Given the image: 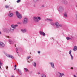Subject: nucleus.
I'll return each mask as SVG.
<instances>
[{
    "label": "nucleus",
    "instance_id": "5fc2aeb1",
    "mask_svg": "<svg viewBox=\"0 0 77 77\" xmlns=\"http://www.w3.org/2000/svg\"><path fill=\"white\" fill-rule=\"evenodd\" d=\"M76 7H77V5H76Z\"/></svg>",
    "mask_w": 77,
    "mask_h": 77
},
{
    "label": "nucleus",
    "instance_id": "412c9836",
    "mask_svg": "<svg viewBox=\"0 0 77 77\" xmlns=\"http://www.w3.org/2000/svg\"><path fill=\"white\" fill-rule=\"evenodd\" d=\"M66 38L67 40H69V39H72V38H70L69 37H66Z\"/></svg>",
    "mask_w": 77,
    "mask_h": 77
},
{
    "label": "nucleus",
    "instance_id": "9d476101",
    "mask_svg": "<svg viewBox=\"0 0 77 77\" xmlns=\"http://www.w3.org/2000/svg\"><path fill=\"white\" fill-rule=\"evenodd\" d=\"M0 47H5V44L3 42H0Z\"/></svg>",
    "mask_w": 77,
    "mask_h": 77
},
{
    "label": "nucleus",
    "instance_id": "a211bd4d",
    "mask_svg": "<svg viewBox=\"0 0 77 77\" xmlns=\"http://www.w3.org/2000/svg\"><path fill=\"white\" fill-rule=\"evenodd\" d=\"M46 20H48V21H53V20L51 19L47 18L46 19Z\"/></svg>",
    "mask_w": 77,
    "mask_h": 77
},
{
    "label": "nucleus",
    "instance_id": "bb28decb",
    "mask_svg": "<svg viewBox=\"0 0 77 77\" xmlns=\"http://www.w3.org/2000/svg\"><path fill=\"white\" fill-rule=\"evenodd\" d=\"M5 7L6 8H9V7L7 5H6L5 6Z\"/></svg>",
    "mask_w": 77,
    "mask_h": 77
},
{
    "label": "nucleus",
    "instance_id": "0eeeda50",
    "mask_svg": "<svg viewBox=\"0 0 77 77\" xmlns=\"http://www.w3.org/2000/svg\"><path fill=\"white\" fill-rule=\"evenodd\" d=\"M11 12V11H9V14H8V15L10 17H12L14 16V14Z\"/></svg>",
    "mask_w": 77,
    "mask_h": 77
},
{
    "label": "nucleus",
    "instance_id": "79ce46f5",
    "mask_svg": "<svg viewBox=\"0 0 77 77\" xmlns=\"http://www.w3.org/2000/svg\"><path fill=\"white\" fill-rule=\"evenodd\" d=\"M38 74H40V73H39V72H38Z\"/></svg>",
    "mask_w": 77,
    "mask_h": 77
},
{
    "label": "nucleus",
    "instance_id": "4c0bfd02",
    "mask_svg": "<svg viewBox=\"0 0 77 77\" xmlns=\"http://www.w3.org/2000/svg\"><path fill=\"white\" fill-rule=\"evenodd\" d=\"M14 67L15 68H16V67H17V66L16 65H15L14 66Z\"/></svg>",
    "mask_w": 77,
    "mask_h": 77
},
{
    "label": "nucleus",
    "instance_id": "37998d69",
    "mask_svg": "<svg viewBox=\"0 0 77 77\" xmlns=\"http://www.w3.org/2000/svg\"><path fill=\"white\" fill-rule=\"evenodd\" d=\"M16 50H18V48H16Z\"/></svg>",
    "mask_w": 77,
    "mask_h": 77
},
{
    "label": "nucleus",
    "instance_id": "8fccbe9b",
    "mask_svg": "<svg viewBox=\"0 0 77 77\" xmlns=\"http://www.w3.org/2000/svg\"><path fill=\"white\" fill-rule=\"evenodd\" d=\"M65 2H66V1H65Z\"/></svg>",
    "mask_w": 77,
    "mask_h": 77
},
{
    "label": "nucleus",
    "instance_id": "2eb2a0df",
    "mask_svg": "<svg viewBox=\"0 0 77 77\" xmlns=\"http://www.w3.org/2000/svg\"><path fill=\"white\" fill-rule=\"evenodd\" d=\"M63 17H65V18H67V17H68L67 13H64L63 14Z\"/></svg>",
    "mask_w": 77,
    "mask_h": 77
},
{
    "label": "nucleus",
    "instance_id": "9b49d317",
    "mask_svg": "<svg viewBox=\"0 0 77 77\" xmlns=\"http://www.w3.org/2000/svg\"><path fill=\"white\" fill-rule=\"evenodd\" d=\"M6 55L7 57H10L11 58V59H14V57L11 55H9L8 54H6Z\"/></svg>",
    "mask_w": 77,
    "mask_h": 77
},
{
    "label": "nucleus",
    "instance_id": "6e6552de",
    "mask_svg": "<svg viewBox=\"0 0 77 77\" xmlns=\"http://www.w3.org/2000/svg\"><path fill=\"white\" fill-rule=\"evenodd\" d=\"M58 74H60V75L59 76V77H63L62 76H65V74L63 73H60V72H58Z\"/></svg>",
    "mask_w": 77,
    "mask_h": 77
},
{
    "label": "nucleus",
    "instance_id": "58836bf2",
    "mask_svg": "<svg viewBox=\"0 0 77 77\" xmlns=\"http://www.w3.org/2000/svg\"><path fill=\"white\" fill-rule=\"evenodd\" d=\"M76 19L77 20V15H76Z\"/></svg>",
    "mask_w": 77,
    "mask_h": 77
},
{
    "label": "nucleus",
    "instance_id": "2f4dec72",
    "mask_svg": "<svg viewBox=\"0 0 77 77\" xmlns=\"http://www.w3.org/2000/svg\"><path fill=\"white\" fill-rule=\"evenodd\" d=\"M45 7V6L44 5H42V8H44Z\"/></svg>",
    "mask_w": 77,
    "mask_h": 77
},
{
    "label": "nucleus",
    "instance_id": "f257e3e1",
    "mask_svg": "<svg viewBox=\"0 0 77 77\" xmlns=\"http://www.w3.org/2000/svg\"><path fill=\"white\" fill-rule=\"evenodd\" d=\"M33 19L35 23H38V22H39V20H41V17H37L34 16L33 17Z\"/></svg>",
    "mask_w": 77,
    "mask_h": 77
},
{
    "label": "nucleus",
    "instance_id": "393cba45",
    "mask_svg": "<svg viewBox=\"0 0 77 77\" xmlns=\"http://www.w3.org/2000/svg\"><path fill=\"white\" fill-rule=\"evenodd\" d=\"M9 31H10V30H9V29H6V32L8 33V32H9Z\"/></svg>",
    "mask_w": 77,
    "mask_h": 77
},
{
    "label": "nucleus",
    "instance_id": "6e6d98bb",
    "mask_svg": "<svg viewBox=\"0 0 77 77\" xmlns=\"http://www.w3.org/2000/svg\"><path fill=\"white\" fill-rule=\"evenodd\" d=\"M5 77H6V76H5Z\"/></svg>",
    "mask_w": 77,
    "mask_h": 77
},
{
    "label": "nucleus",
    "instance_id": "864d4df0",
    "mask_svg": "<svg viewBox=\"0 0 77 77\" xmlns=\"http://www.w3.org/2000/svg\"><path fill=\"white\" fill-rule=\"evenodd\" d=\"M10 9H12V8H11Z\"/></svg>",
    "mask_w": 77,
    "mask_h": 77
},
{
    "label": "nucleus",
    "instance_id": "1a4fd4ad",
    "mask_svg": "<svg viewBox=\"0 0 77 77\" xmlns=\"http://www.w3.org/2000/svg\"><path fill=\"white\" fill-rule=\"evenodd\" d=\"M49 64L51 65V67L52 68H54V63L53 62H50L49 63Z\"/></svg>",
    "mask_w": 77,
    "mask_h": 77
},
{
    "label": "nucleus",
    "instance_id": "72a5a7b5",
    "mask_svg": "<svg viewBox=\"0 0 77 77\" xmlns=\"http://www.w3.org/2000/svg\"><path fill=\"white\" fill-rule=\"evenodd\" d=\"M6 69H8V66H6Z\"/></svg>",
    "mask_w": 77,
    "mask_h": 77
},
{
    "label": "nucleus",
    "instance_id": "20e7f679",
    "mask_svg": "<svg viewBox=\"0 0 77 77\" xmlns=\"http://www.w3.org/2000/svg\"><path fill=\"white\" fill-rule=\"evenodd\" d=\"M28 22V19L26 18H24L23 21V24H26Z\"/></svg>",
    "mask_w": 77,
    "mask_h": 77
},
{
    "label": "nucleus",
    "instance_id": "cd10ccee",
    "mask_svg": "<svg viewBox=\"0 0 77 77\" xmlns=\"http://www.w3.org/2000/svg\"><path fill=\"white\" fill-rule=\"evenodd\" d=\"M51 25H54V22H51Z\"/></svg>",
    "mask_w": 77,
    "mask_h": 77
},
{
    "label": "nucleus",
    "instance_id": "3c124183",
    "mask_svg": "<svg viewBox=\"0 0 77 77\" xmlns=\"http://www.w3.org/2000/svg\"><path fill=\"white\" fill-rule=\"evenodd\" d=\"M65 4H66V3H64Z\"/></svg>",
    "mask_w": 77,
    "mask_h": 77
},
{
    "label": "nucleus",
    "instance_id": "6ab92c4d",
    "mask_svg": "<svg viewBox=\"0 0 77 77\" xmlns=\"http://www.w3.org/2000/svg\"><path fill=\"white\" fill-rule=\"evenodd\" d=\"M41 76L42 77H46V75L45 74H42L41 75Z\"/></svg>",
    "mask_w": 77,
    "mask_h": 77
},
{
    "label": "nucleus",
    "instance_id": "ea45409f",
    "mask_svg": "<svg viewBox=\"0 0 77 77\" xmlns=\"http://www.w3.org/2000/svg\"><path fill=\"white\" fill-rule=\"evenodd\" d=\"M11 77H14V75H12L11 76Z\"/></svg>",
    "mask_w": 77,
    "mask_h": 77
},
{
    "label": "nucleus",
    "instance_id": "5701e85b",
    "mask_svg": "<svg viewBox=\"0 0 77 77\" xmlns=\"http://www.w3.org/2000/svg\"><path fill=\"white\" fill-rule=\"evenodd\" d=\"M33 65L34 66H35V67L36 65V63H35V62L33 63Z\"/></svg>",
    "mask_w": 77,
    "mask_h": 77
},
{
    "label": "nucleus",
    "instance_id": "c756f323",
    "mask_svg": "<svg viewBox=\"0 0 77 77\" xmlns=\"http://www.w3.org/2000/svg\"><path fill=\"white\" fill-rule=\"evenodd\" d=\"M29 58H30V57L29 56L27 57V59H29Z\"/></svg>",
    "mask_w": 77,
    "mask_h": 77
},
{
    "label": "nucleus",
    "instance_id": "aec40b11",
    "mask_svg": "<svg viewBox=\"0 0 77 77\" xmlns=\"http://www.w3.org/2000/svg\"><path fill=\"white\" fill-rule=\"evenodd\" d=\"M14 30V29L11 28L10 29V31H11V32H13Z\"/></svg>",
    "mask_w": 77,
    "mask_h": 77
},
{
    "label": "nucleus",
    "instance_id": "4be33fe9",
    "mask_svg": "<svg viewBox=\"0 0 77 77\" xmlns=\"http://www.w3.org/2000/svg\"><path fill=\"white\" fill-rule=\"evenodd\" d=\"M24 69L25 70V72H27V71H28V69L27 68H24Z\"/></svg>",
    "mask_w": 77,
    "mask_h": 77
},
{
    "label": "nucleus",
    "instance_id": "f03ea898",
    "mask_svg": "<svg viewBox=\"0 0 77 77\" xmlns=\"http://www.w3.org/2000/svg\"><path fill=\"white\" fill-rule=\"evenodd\" d=\"M55 25L56 26V28H59L60 27H62V25L60 24L59 22H57L55 23Z\"/></svg>",
    "mask_w": 77,
    "mask_h": 77
},
{
    "label": "nucleus",
    "instance_id": "f8f14e48",
    "mask_svg": "<svg viewBox=\"0 0 77 77\" xmlns=\"http://www.w3.org/2000/svg\"><path fill=\"white\" fill-rule=\"evenodd\" d=\"M63 10H64V9H63V7L60 6L59 7V11H63Z\"/></svg>",
    "mask_w": 77,
    "mask_h": 77
},
{
    "label": "nucleus",
    "instance_id": "49530a36",
    "mask_svg": "<svg viewBox=\"0 0 77 77\" xmlns=\"http://www.w3.org/2000/svg\"><path fill=\"white\" fill-rule=\"evenodd\" d=\"M15 69H16V68H15L14 69V70H15Z\"/></svg>",
    "mask_w": 77,
    "mask_h": 77
},
{
    "label": "nucleus",
    "instance_id": "39448f33",
    "mask_svg": "<svg viewBox=\"0 0 77 77\" xmlns=\"http://www.w3.org/2000/svg\"><path fill=\"white\" fill-rule=\"evenodd\" d=\"M39 33L40 35H43V36H45V33L43 31H40Z\"/></svg>",
    "mask_w": 77,
    "mask_h": 77
},
{
    "label": "nucleus",
    "instance_id": "de8ad7c7",
    "mask_svg": "<svg viewBox=\"0 0 77 77\" xmlns=\"http://www.w3.org/2000/svg\"><path fill=\"white\" fill-rule=\"evenodd\" d=\"M7 37H8V38H9V36H8Z\"/></svg>",
    "mask_w": 77,
    "mask_h": 77
},
{
    "label": "nucleus",
    "instance_id": "473e14b6",
    "mask_svg": "<svg viewBox=\"0 0 77 77\" xmlns=\"http://www.w3.org/2000/svg\"><path fill=\"white\" fill-rule=\"evenodd\" d=\"M38 54H40V53H41V52L40 51H38Z\"/></svg>",
    "mask_w": 77,
    "mask_h": 77
},
{
    "label": "nucleus",
    "instance_id": "b1692460",
    "mask_svg": "<svg viewBox=\"0 0 77 77\" xmlns=\"http://www.w3.org/2000/svg\"><path fill=\"white\" fill-rule=\"evenodd\" d=\"M1 66H2V63H1V61H0V68H1Z\"/></svg>",
    "mask_w": 77,
    "mask_h": 77
},
{
    "label": "nucleus",
    "instance_id": "c03bdc74",
    "mask_svg": "<svg viewBox=\"0 0 77 77\" xmlns=\"http://www.w3.org/2000/svg\"><path fill=\"white\" fill-rule=\"evenodd\" d=\"M33 6H34V7H35V5H33Z\"/></svg>",
    "mask_w": 77,
    "mask_h": 77
},
{
    "label": "nucleus",
    "instance_id": "a878e982",
    "mask_svg": "<svg viewBox=\"0 0 77 77\" xmlns=\"http://www.w3.org/2000/svg\"><path fill=\"white\" fill-rule=\"evenodd\" d=\"M38 0H34V3H36V2H38Z\"/></svg>",
    "mask_w": 77,
    "mask_h": 77
},
{
    "label": "nucleus",
    "instance_id": "e433bc0d",
    "mask_svg": "<svg viewBox=\"0 0 77 77\" xmlns=\"http://www.w3.org/2000/svg\"><path fill=\"white\" fill-rule=\"evenodd\" d=\"M71 69H73V67H71Z\"/></svg>",
    "mask_w": 77,
    "mask_h": 77
},
{
    "label": "nucleus",
    "instance_id": "f704fd0d",
    "mask_svg": "<svg viewBox=\"0 0 77 77\" xmlns=\"http://www.w3.org/2000/svg\"><path fill=\"white\" fill-rule=\"evenodd\" d=\"M17 70L18 72H19V71H20V70H19V69H17Z\"/></svg>",
    "mask_w": 77,
    "mask_h": 77
},
{
    "label": "nucleus",
    "instance_id": "603ef678",
    "mask_svg": "<svg viewBox=\"0 0 77 77\" xmlns=\"http://www.w3.org/2000/svg\"><path fill=\"white\" fill-rule=\"evenodd\" d=\"M28 62H29V61H28Z\"/></svg>",
    "mask_w": 77,
    "mask_h": 77
},
{
    "label": "nucleus",
    "instance_id": "09e8293b",
    "mask_svg": "<svg viewBox=\"0 0 77 77\" xmlns=\"http://www.w3.org/2000/svg\"><path fill=\"white\" fill-rule=\"evenodd\" d=\"M17 54H18V52H17Z\"/></svg>",
    "mask_w": 77,
    "mask_h": 77
},
{
    "label": "nucleus",
    "instance_id": "c85d7f7f",
    "mask_svg": "<svg viewBox=\"0 0 77 77\" xmlns=\"http://www.w3.org/2000/svg\"><path fill=\"white\" fill-rule=\"evenodd\" d=\"M20 1H21V0H18L17 1V3H19V2H20Z\"/></svg>",
    "mask_w": 77,
    "mask_h": 77
},
{
    "label": "nucleus",
    "instance_id": "7c9ffc66",
    "mask_svg": "<svg viewBox=\"0 0 77 77\" xmlns=\"http://www.w3.org/2000/svg\"><path fill=\"white\" fill-rule=\"evenodd\" d=\"M17 24H21V23L20 22H18Z\"/></svg>",
    "mask_w": 77,
    "mask_h": 77
},
{
    "label": "nucleus",
    "instance_id": "423d86ee",
    "mask_svg": "<svg viewBox=\"0 0 77 77\" xmlns=\"http://www.w3.org/2000/svg\"><path fill=\"white\" fill-rule=\"evenodd\" d=\"M18 25H11V27H12V28H13V29H15L16 28V27H18Z\"/></svg>",
    "mask_w": 77,
    "mask_h": 77
},
{
    "label": "nucleus",
    "instance_id": "a19ab883",
    "mask_svg": "<svg viewBox=\"0 0 77 77\" xmlns=\"http://www.w3.org/2000/svg\"><path fill=\"white\" fill-rule=\"evenodd\" d=\"M30 60L31 62H32L33 61V60Z\"/></svg>",
    "mask_w": 77,
    "mask_h": 77
},
{
    "label": "nucleus",
    "instance_id": "4468645a",
    "mask_svg": "<svg viewBox=\"0 0 77 77\" xmlns=\"http://www.w3.org/2000/svg\"><path fill=\"white\" fill-rule=\"evenodd\" d=\"M21 31L23 33H25L27 32V29H21Z\"/></svg>",
    "mask_w": 77,
    "mask_h": 77
},
{
    "label": "nucleus",
    "instance_id": "a18cd8bd",
    "mask_svg": "<svg viewBox=\"0 0 77 77\" xmlns=\"http://www.w3.org/2000/svg\"><path fill=\"white\" fill-rule=\"evenodd\" d=\"M1 33H2L0 31V35L1 34Z\"/></svg>",
    "mask_w": 77,
    "mask_h": 77
},
{
    "label": "nucleus",
    "instance_id": "f3484780",
    "mask_svg": "<svg viewBox=\"0 0 77 77\" xmlns=\"http://www.w3.org/2000/svg\"><path fill=\"white\" fill-rule=\"evenodd\" d=\"M8 41L9 43L10 44H14V42L12 41V40H11V39H9L8 40Z\"/></svg>",
    "mask_w": 77,
    "mask_h": 77
},
{
    "label": "nucleus",
    "instance_id": "c9c22d12",
    "mask_svg": "<svg viewBox=\"0 0 77 77\" xmlns=\"http://www.w3.org/2000/svg\"><path fill=\"white\" fill-rule=\"evenodd\" d=\"M73 77H77V76H76L75 75H73Z\"/></svg>",
    "mask_w": 77,
    "mask_h": 77
},
{
    "label": "nucleus",
    "instance_id": "7ed1b4c3",
    "mask_svg": "<svg viewBox=\"0 0 77 77\" xmlns=\"http://www.w3.org/2000/svg\"><path fill=\"white\" fill-rule=\"evenodd\" d=\"M16 14L17 18L19 19H21V18H22V16L18 11L16 12Z\"/></svg>",
    "mask_w": 77,
    "mask_h": 77
},
{
    "label": "nucleus",
    "instance_id": "dca6fc26",
    "mask_svg": "<svg viewBox=\"0 0 77 77\" xmlns=\"http://www.w3.org/2000/svg\"><path fill=\"white\" fill-rule=\"evenodd\" d=\"M73 51H76L77 50V46H74V48L73 49Z\"/></svg>",
    "mask_w": 77,
    "mask_h": 77
},
{
    "label": "nucleus",
    "instance_id": "ddd939ff",
    "mask_svg": "<svg viewBox=\"0 0 77 77\" xmlns=\"http://www.w3.org/2000/svg\"><path fill=\"white\" fill-rule=\"evenodd\" d=\"M71 52H72L71 50L70 51H69V54H70L71 57V59L72 60V59H73V56H72V55L71 54Z\"/></svg>",
    "mask_w": 77,
    "mask_h": 77
}]
</instances>
